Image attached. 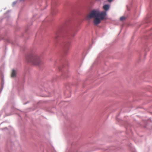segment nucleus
<instances>
[{
	"mask_svg": "<svg viewBox=\"0 0 152 152\" xmlns=\"http://www.w3.org/2000/svg\"><path fill=\"white\" fill-rule=\"evenodd\" d=\"M28 62H31L33 64L38 66L42 63L40 57L37 55H34L27 59Z\"/></svg>",
	"mask_w": 152,
	"mask_h": 152,
	"instance_id": "f03ea898",
	"label": "nucleus"
},
{
	"mask_svg": "<svg viewBox=\"0 0 152 152\" xmlns=\"http://www.w3.org/2000/svg\"><path fill=\"white\" fill-rule=\"evenodd\" d=\"M113 0H108V1L110 2H111Z\"/></svg>",
	"mask_w": 152,
	"mask_h": 152,
	"instance_id": "0eeeda50",
	"label": "nucleus"
},
{
	"mask_svg": "<svg viewBox=\"0 0 152 152\" xmlns=\"http://www.w3.org/2000/svg\"><path fill=\"white\" fill-rule=\"evenodd\" d=\"M70 46V44L69 43L67 45H66L65 49H64V50L65 52H66L67 50V49L69 48V46Z\"/></svg>",
	"mask_w": 152,
	"mask_h": 152,
	"instance_id": "39448f33",
	"label": "nucleus"
},
{
	"mask_svg": "<svg viewBox=\"0 0 152 152\" xmlns=\"http://www.w3.org/2000/svg\"><path fill=\"white\" fill-rule=\"evenodd\" d=\"M110 6L109 5L105 4L103 7L104 9L106 11H107L109 9Z\"/></svg>",
	"mask_w": 152,
	"mask_h": 152,
	"instance_id": "7ed1b4c3",
	"label": "nucleus"
},
{
	"mask_svg": "<svg viewBox=\"0 0 152 152\" xmlns=\"http://www.w3.org/2000/svg\"><path fill=\"white\" fill-rule=\"evenodd\" d=\"M125 19V18L124 17H121L120 18V20H123Z\"/></svg>",
	"mask_w": 152,
	"mask_h": 152,
	"instance_id": "423d86ee",
	"label": "nucleus"
},
{
	"mask_svg": "<svg viewBox=\"0 0 152 152\" xmlns=\"http://www.w3.org/2000/svg\"><path fill=\"white\" fill-rule=\"evenodd\" d=\"M16 76V73L15 71L13 69L12 70V74H11V77H15Z\"/></svg>",
	"mask_w": 152,
	"mask_h": 152,
	"instance_id": "20e7f679",
	"label": "nucleus"
},
{
	"mask_svg": "<svg viewBox=\"0 0 152 152\" xmlns=\"http://www.w3.org/2000/svg\"><path fill=\"white\" fill-rule=\"evenodd\" d=\"M106 15V12L104 11L101 12L96 10H92L89 14L86 16V19L89 20L91 19L94 18V23L95 25L99 24L101 22V20L104 19Z\"/></svg>",
	"mask_w": 152,
	"mask_h": 152,
	"instance_id": "f257e3e1",
	"label": "nucleus"
},
{
	"mask_svg": "<svg viewBox=\"0 0 152 152\" xmlns=\"http://www.w3.org/2000/svg\"><path fill=\"white\" fill-rule=\"evenodd\" d=\"M71 35L72 36H73L75 35V34H72Z\"/></svg>",
	"mask_w": 152,
	"mask_h": 152,
	"instance_id": "6e6552de",
	"label": "nucleus"
}]
</instances>
